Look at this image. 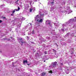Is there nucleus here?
Instances as JSON below:
<instances>
[{
	"mask_svg": "<svg viewBox=\"0 0 76 76\" xmlns=\"http://www.w3.org/2000/svg\"><path fill=\"white\" fill-rule=\"evenodd\" d=\"M62 30L63 31H64V29H62Z\"/></svg>",
	"mask_w": 76,
	"mask_h": 76,
	"instance_id": "22",
	"label": "nucleus"
},
{
	"mask_svg": "<svg viewBox=\"0 0 76 76\" xmlns=\"http://www.w3.org/2000/svg\"><path fill=\"white\" fill-rule=\"evenodd\" d=\"M20 42H21V43H22V44H23V43H25V42H23L22 41H20Z\"/></svg>",
	"mask_w": 76,
	"mask_h": 76,
	"instance_id": "9",
	"label": "nucleus"
},
{
	"mask_svg": "<svg viewBox=\"0 0 76 76\" xmlns=\"http://www.w3.org/2000/svg\"><path fill=\"white\" fill-rule=\"evenodd\" d=\"M20 10V7H18V10L17 9H15V10H16V12H17V11H19Z\"/></svg>",
	"mask_w": 76,
	"mask_h": 76,
	"instance_id": "4",
	"label": "nucleus"
},
{
	"mask_svg": "<svg viewBox=\"0 0 76 76\" xmlns=\"http://www.w3.org/2000/svg\"><path fill=\"white\" fill-rule=\"evenodd\" d=\"M54 53H56V50H55L54 51Z\"/></svg>",
	"mask_w": 76,
	"mask_h": 76,
	"instance_id": "16",
	"label": "nucleus"
},
{
	"mask_svg": "<svg viewBox=\"0 0 76 76\" xmlns=\"http://www.w3.org/2000/svg\"><path fill=\"white\" fill-rule=\"evenodd\" d=\"M21 45H22V44H21Z\"/></svg>",
	"mask_w": 76,
	"mask_h": 76,
	"instance_id": "30",
	"label": "nucleus"
},
{
	"mask_svg": "<svg viewBox=\"0 0 76 76\" xmlns=\"http://www.w3.org/2000/svg\"><path fill=\"white\" fill-rule=\"evenodd\" d=\"M61 64H62V65H63V63H62Z\"/></svg>",
	"mask_w": 76,
	"mask_h": 76,
	"instance_id": "27",
	"label": "nucleus"
},
{
	"mask_svg": "<svg viewBox=\"0 0 76 76\" xmlns=\"http://www.w3.org/2000/svg\"><path fill=\"white\" fill-rule=\"evenodd\" d=\"M19 1V0H17V1H16V2H18Z\"/></svg>",
	"mask_w": 76,
	"mask_h": 76,
	"instance_id": "23",
	"label": "nucleus"
},
{
	"mask_svg": "<svg viewBox=\"0 0 76 76\" xmlns=\"http://www.w3.org/2000/svg\"><path fill=\"white\" fill-rule=\"evenodd\" d=\"M37 0H36V1H37Z\"/></svg>",
	"mask_w": 76,
	"mask_h": 76,
	"instance_id": "28",
	"label": "nucleus"
},
{
	"mask_svg": "<svg viewBox=\"0 0 76 76\" xmlns=\"http://www.w3.org/2000/svg\"><path fill=\"white\" fill-rule=\"evenodd\" d=\"M48 24H49V25H50V22H49Z\"/></svg>",
	"mask_w": 76,
	"mask_h": 76,
	"instance_id": "19",
	"label": "nucleus"
},
{
	"mask_svg": "<svg viewBox=\"0 0 76 76\" xmlns=\"http://www.w3.org/2000/svg\"><path fill=\"white\" fill-rule=\"evenodd\" d=\"M25 63H28V61H27V60H26V61H23V64H25Z\"/></svg>",
	"mask_w": 76,
	"mask_h": 76,
	"instance_id": "5",
	"label": "nucleus"
},
{
	"mask_svg": "<svg viewBox=\"0 0 76 76\" xmlns=\"http://www.w3.org/2000/svg\"><path fill=\"white\" fill-rule=\"evenodd\" d=\"M26 37H27V39L28 40H29V37H28V36H27Z\"/></svg>",
	"mask_w": 76,
	"mask_h": 76,
	"instance_id": "11",
	"label": "nucleus"
},
{
	"mask_svg": "<svg viewBox=\"0 0 76 76\" xmlns=\"http://www.w3.org/2000/svg\"><path fill=\"white\" fill-rule=\"evenodd\" d=\"M1 22H2V21H1V20H0V23H1Z\"/></svg>",
	"mask_w": 76,
	"mask_h": 76,
	"instance_id": "18",
	"label": "nucleus"
},
{
	"mask_svg": "<svg viewBox=\"0 0 76 76\" xmlns=\"http://www.w3.org/2000/svg\"><path fill=\"white\" fill-rule=\"evenodd\" d=\"M37 20L38 22H42L43 21V20H42V19H41L39 21V20Z\"/></svg>",
	"mask_w": 76,
	"mask_h": 76,
	"instance_id": "2",
	"label": "nucleus"
},
{
	"mask_svg": "<svg viewBox=\"0 0 76 76\" xmlns=\"http://www.w3.org/2000/svg\"><path fill=\"white\" fill-rule=\"evenodd\" d=\"M49 73H52L53 71L52 70H50V71H49Z\"/></svg>",
	"mask_w": 76,
	"mask_h": 76,
	"instance_id": "8",
	"label": "nucleus"
},
{
	"mask_svg": "<svg viewBox=\"0 0 76 76\" xmlns=\"http://www.w3.org/2000/svg\"><path fill=\"white\" fill-rule=\"evenodd\" d=\"M72 50H74V48H72Z\"/></svg>",
	"mask_w": 76,
	"mask_h": 76,
	"instance_id": "20",
	"label": "nucleus"
},
{
	"mask_svg": "<svg viewBox=\"0 0 76 76\" xmlns=\"http://www.w3.org/2000/svg\"><path fill=\"white\" fill-rule=\"evenodd\" d=\"M39 18V15H37L36 16L35 18V19H37Z\"/></svg>",
	"mask_w": 76,
	"mask_h": 76,
	"instance_id": "3",
	"label": "nucleus"
},
{
	"mask_svg": "<svg viewBox=\"0 0 76 76\" xmlns=\"http://www.w3.org/2000/svg\"><path fill=\"white\" fill-rule=\"evenodd\" d=\"M27 65H28V66H29V64H27Z\"/></svg>",
	"mask_w": 76,
	"mask_h": 76,
	"instance_id": "21",
	"label": "nucleus"
},
{
	"mask_svg": "<svg viewBox=\"0 0 76 76\" xmlns=\"http://www.w3.org/2000/svg\"><path fill=\"white\" fill-rule=\"evenodd\" d=\"M52 64L53 67H55V66H56V65L57 64V62H55L53 63H52Z\"/></svg>",
	"mask_w": 76,
	"mask_h": 76,
	"instance_id": "1",
	"label": "nucleus"
},
{
	"mask_svg": "<svg viewBox=\"0 0 76 76\" xmlns=\"http://www.w3.org/2000/svg\"><path fill=\"white\" fill-rule=\"evenodd\" d=\"M67 70H68L69 69H68Z\"/></svg>",
	"mask_w": 76,
	"mask_h": 76,
	"instance_id": "32",
	"label": "nucleus"
},
{
	"mask_svg": "<svg viewBox=\"0 0 76 76\" xmlns=\"http://www.w3.org/2000/svg\"><path fill=\"white\" fill-rule=\"evenodd\" d=\"M13 13H12V14H11V16H13Z\"/></svg>",
	"mask_w": 76,
	"mask_h": 76,
	"instance_id": "15",
	"label": "nucleus"
},
{
	"mask_svg": "<svg viewBox=\"0 0 76 76\" xmlns=\"http://www.w3.org/2000/svg\"><path fill=\"white\" fill-rule=\"evenodd\" d=\"M18 39H19V40H22V38H19Z\"/></svg>",
	"mask_w": 76,
	"mask_h": 76,
	"instance_id": "10",
	"label": "nucleus"
},
{
	"mask_svg": "<svg viewBox=\"0 0 76 76\" xmlns=\"http://www.w3.org/2000/svg\"><path fill=\"white\" fill-rule=\"evenodd\" d=\"M11 38H12V37H11Z\"/></svg>",
	"mask_w": 76,
	"mask_h": 76,
	"instance_id": "29",
	"label": "nucleus"
},
{
	"mask_svg": "<svg viewBox=\"0 0 76 76\" xmlns=\"http://www.w3.org/2000/svg\"><path fill=\"white\" fill-rule=\"evenodd\" d=\"M53 51H55V50H54V49H53Z\"/></svg>",
	"mask_w": 76,
	"mask_h": 76,
	"instance_id": "25",
	"label": "nucleus"
},
{
	"mask_svg": "<svg viewBox=\"0 0 76 76\" xmlns=\"http://www.w3.org/2000/svg\"><path fill=\"white\" fill-rule=\"evenodd\" d=\"M24 9L26 10H28V7H25L24 8Z\"/></svg>",
	"mask_w": 76,
	"mask_h": 76,
	"instance_id": "12",
	"label": "nucleus"
},
{
	"mask_svg": "<svg viewBox=\"0 0 76 76\" xmlns=\"http://www.w3.org/2000/svg\"><path fill=\"white\" fill-rule=\"evenodd\" d=\"M3 18V19H6V17H4Z\"/></svg>",
	"mask_w": 76,
	"mask_h": 76,
	"instance_id": "17",
	"label": "nucleus"
},
{
	"mask_svg": "<svg viewBox=\"0 0 76 76\" xmlns=\"http://www.w3.org/2000/svg\"><path fill=\"white\" fill-rule=\"evenodd\" d=\"M32 33L33 34H35V33H34V31H32Z\"/></svg>",
	"mask_w": 76,
	"mask_h": 76,
	"instance_id": "13",
	"label": "nucleus"
},
{
	"mask_svg": "<svg viewBox=\"0 0 76 76\" xmlns=\"http://www.w3.org/2000/svg\"><path fill=\"white\" fill-rule=\"evenodd\" d=\"M39 26H40V25H39Z\"/></svg>",
	"mask_w": 76,
	"mask_h": 76,
	"instance_id": "31",
	"label": "nucleus"
},
{
	"mask_svg": "<svg viewBox=\"0 0 76 76\" xmlns=\"http://www.w3.org/2000/svg\"><path fill=\"white\" fill-rule=\"evenodd\" d=\"M32 9L31 8H30V12H32Z\"/></svg>",
	"mask_w": 76,
	"mask_h": 76,
	"instance_id": "6",
	"label": "nucleus"
},
{
	"mask_svg": "<svg viewBox=\"0 0 76 76\" xmlns=\"http://www.w3.org/2000/svg\"><path fill=\"white\" fill-rule=\"evenodd\" d=\"M51 3H54L53 2H51Z\"/></svg>",
	"mask_w": 76,
	"mask_h": 76,
	"instance_id": "24",
	"label": "nucleus"
},
{
	"mask_svg": "<svg viewBox=\"0 0 76 76\" xmlns=\"http://www.w3.org/2000/svg\"><path fill=\"white\" fill-rule=\"evenodd\" d=\"M15 11H16V10H15V9L14 10H13L12 12V13L14 14L15 12Z\"/></svg>",
	"mask_w": 76,
	"mask_h": 76,
	"instance_id": "7",
	"label": "nucleus"
},
{
	"mask_svg": "<svg viewBox=\"0 0 76 76\" xmlns=\"http://www.w3.org/2000/svg\"><path fill=\"white\" fill-rule=\"evenodd\" d=\"M44 62H45V61H44Z\"/></svg>",
	"mask_w": 76,
	"mask_h": 76,
	"instance_id": "26",
	"label": "nucleus"
},
{
	"mask_svg": "<svg viewBox=\"0 0 76 76\" xmlns=\"http://www.w3.org/2000/svg\"><path fill=\"white\" fill-rule=\"evenodd\" d=\"M44 53L45 54H47V51H45V52Z\"/></svg>",
	"mask_w": 76,
	"mask_h": 76,
	"instance_id": "14",
	"label": "nucleus"
}]
</instances>
